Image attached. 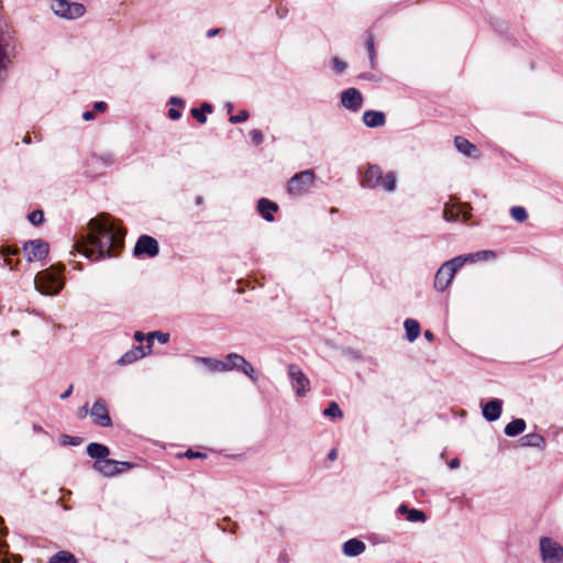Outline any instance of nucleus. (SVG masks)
I'll use <instances>...</instances> for the list:
<instances>
[{
	"label": "nucleus",
	"mask_w": 563,
	"mask_h": 563,
	"mask_svg": "<svg viewBox=\"0 0 563 563\" xmlns=\"http://www.w3.org/2000/svg\"><path fill=\"white\" fill-rule=\"evenodd\" d=\"M362 186L367 188L382 187L386 191H394L396 188V175L389 172L383 176V170L378 165H368L362 179Z\"/></svg>",
	"instance_id": "f03ea898"
},
{
	"label": "nucleus",
	"mask_w": 563,
	"mask_h": 563,
	"mask_svg": "<svg viewBox=\"0 0 563 563\" xmlns=\"http://www.w3.org/2000/svg\"><path fill=\"white\" fill-rule=\"evenodd\" d=\"M288 375L291 380V387L295 390L296 395L298 397H305L308 394V391L310 390L309 378L303 374L301 368L296 364H291L288 366Z\"/></svg>",
	"instance_id": "1a4fd4ad"
},
{
	"label": "nucleus",
	"mask_w": 563,
	"mask_h": 563,
	"mask_svg": "<svg viewBox=\"0 0 563 563\" xmlns=\"http://www.w3.org/2000/svg\"><path fill=\"white\" fill-rule=\"evenodd\" d=\"M219 527H220L223 531H225V530H227V527H224V526H222V525H219Z\"/></svg>",
	"instance_id": "e2e57ef3"
},
{
	"label": "nucleus",
	"mask_w": 563,
	"mask_h": 563,
	"mask_svg": "<svg viewBox=\"0 0 563 563\" xmlns=\"http://www.w3.org/2000/svg\"><path fill=\"white\" fill-rule=\"evenodd\" d=\"M230 521H231L230 518H224L223 519V522H230Z\"/></svg>",
	"instance_id": "0e129e2a"
},
{
	"label": "nucleus",
	"mask_w": 563,
	"mask_h": 563,
	"mask_svg": "<svg viewBox=\"0 0 563 563\" xmlns=\"http://www.w3.org/2000/svg\"><path fill=\"white\" fill-rule=\"evenodd\" d=\"M220 32V29H211L207 32L208 37L216 36Z\"/></svg>",
	"instance_id": "603ef678"
},
{
	"label": "nucleus",
	"mask_w": 563,
	"mask_h": 563,
	"mask_svg": "<svg viewBox=\"0 0 563 563\" xmlns=\"http://www.w3.org/2000/svg\"><path fill=\"white\" fill-rule=\"evenodd\" d=\"M250 136H251L252 142L255 145L262 144V142H263V133L260 130H257V129L252 130L250 132Z\"/></svg>",
	"instance_id": "e433bc0d"
},
{
	"label": "nucleus",
	"mask_w": 563,
	"mask_h": 563,
	"mask_svg": "<svg viewBox=\"0 0 563 563\" xmlns=\"http://www.w3.org/2000/svg\"><path fill=\"white\" fill-rule=\"evenodd\" d=\"M23 142L25 144H30L31 143V137L29 135L24 136Z\"/></svg>",
	"instance_id": "bf43d9fd"
},
{
	"label": "nucleus",
	"mask_w": 563,
	"mask_h": 563,
	"mask_svg": "<svg viewBox=\"0 0 563 563\" xmlns=\"http://www.w3.org/2000/svg\"><path fill=\"white\" fill-rule=\"evenodd\" d=\"M444 218L448 220V221H454L457 219V216L453 214L452 211L445 209L444 210Z\"/></svg>",
	"instance_id": "c03bdc74"
},
{
	"label": "nucleus",
	"mask_w": 563,
	"mask_h": 563,
	"mask_svg": "<svg viewBox=\"0 0 563 563\" xmlns=\"http://www.w3.org/2000/svg\"><path fill=\"white\" fill-rule=\"evenodd\" d=\"M238 528V523L233 522V527L231 529V532L234 533Z\"/></svg>",
	"instance_id": "680f3d73"
},
{
	"label": "nucleus",
	"mask_w": 563,
	"mask_h": 563,
	"mask_svg": "<svg viewBox=\"0 0 563 563\" xmlns=\"http://www.w3.org/2000/svg\"><path fill=\"white\" fill-rule=\"evenodd\" d=\"M67 438L70 440L69 441L70 444H77V441L75 438H71V437H67Z\"/></svg>",
	"instance_id": "052dcab7"
},
{
	"label": "nucleus",
	"mask_w": 563,
	"mask_h": 563,
	"mask_svg": "<svg viewBox=\"0 0 563 563\" xmlns=\"http://www.w3.org/2000/svg\"><path fill=\"white\" fill-rule=\"evenodd\" d=\"M95 118V112L93 111H85L82 113V119L85 121H89V120H92Z\"/></svg>",
	"instance_id": "49530a36"
},
{
	"label": "nucleus",
	"mask_w": 563,
	"mask_h": 563,
	"mask_svg": "<svg viewBox=\"0 0 563 563\" xmlns=\"http://www.w3.org/2000/svg\"><path fill=\"white\" fill-rule=\"evenodd\" d=\"M203 113H211L212 112V106L205 102L202 103L201 108H199Z\"/></svg>",
	"instance_id": "a18cd8bd"
},
{
	"label": "nucleus",
	"mask_w": 563,
	"mask_h": 563,
	"mask_svg": "<svg viewBox=\"0 0 563 563\" xmlns=\"http://www.w3.org/2000/svg\"><path fill=\"white\" fill-rule=\"evenodd\" d=\"M88 227V234L76 244L78 252L92 261L113 257L121 252L125 231L109 214L91 219Z\"/></svg>",
	"instance_id": "f257e3e1"
},
{
	"label": "nucleus",
	"mask_w": 563,
	"mask_h": 563,
	"mask_svg": "<svg viewBox=\"0 0 563 563\" xmlns=\"http://www.w3.org/2000/svg\"><path fill=\"white\" fill-rule=\"evenodd\" d=\"M93 109L96 112H103L107 109V103L103 101H97L93 104Z\"/></svg>",
	"instance_id": "a19ab883"
},
{
	"label": "nucleus",
	"mask_w": 563,
	"mask_h": 563,
	"mask_svg": "<svg viewBox=\"0 0 563 563\" xmlns=\"http://www.w3.org/2000/svg\"><path fill=\"white\" fill-rule=\"evenodd\" d=\"M313 170L307 169L294 175L287 183V191L291 196H302L308 192L314 183Z\"/></svg>",
	"instance_id": "39448f33"
},
{
	"label": "nucleus",
	"mask_w": 563,
	"mask_h": 563,
	"mask_svg": "<svg viewBox=\"0 0 563 563\" xmlns=\"http://www.w3.org/2000/svg\"><path fill=\"white\" fill-rule=\"evenodd\" d=\"M0 254L3 256L4 265L9 266L11 271L16 268L18 262H13L10 256L18 255L19 249L12 246H0Z\"/></svg>",
	"instance_id": "bb28decb"
},
{
	"label": "nucleus",
	"mask_w": 563,
	"mask_h": 563,
	"mask_svg": "<svg viewBox=\"0 0 563 563\" xmlns=\"http://www.w3.org/2000/svg\"><path fill=\"white\" fill-rule=\"evenodd\" d=\"M467 262L463 255L456 256L444 262L434 276V288L438 291H444L452 283L456 272Z\"/></svg>",
	"instance_id": "7ed1b4c3"
},
{
	"label": "nucleus",
	"mask_w": 563,
	"mask_h": 563,
	"mask_svg": "<svg viewBox=\"0 0 563 563\" xmlns=\"http://www.w3.org/2000/svg\"><path fill=\"white\" fill-rule=\"evenodd\" d=\"M503 400L495 398L483 406V417L489 421H496L501 416Z\"/></svg>",
	"instance_id": "2eb2a0df"
},
{
	"label": "nucleus",
	"mask_w": 563,
	"mask_h": 563,
	"mask_svg": "<svg viewBox=\"0 0 563 563\" xmlns=\"http://www.w3.org/2000/svg\"><path fill=\"white\" fill-rule=\"evenodd\" d=\"M191 115L200 123H206L207 122V117L206 114L198 108H192L191 109Z\"/></svg>",
	"instance_id": "4c0bfd02"
},
{
	"label": "nucleus",
	"mask_w": 563,
	"mask_h": 563,
	"mask_svg": "<svg viewBox=\"0 0 563 563\" xmlns=\"http://www.w3.org/2000/svg\"><path fill=\"white\" fill-rule=\"evenodd\" d=\"M93 468L104 476H114L121 473V470H119V461L108 457L103 461H96L93 463Z\"/></svg>",
	"instance_id": "dca6fc26"
},
{
	"label": "nucleus",
	"mask_w": 563,
	"mask_h": 563,
	"mask_svg": "<svg viewBox=\"0 0 563 563\" xmlns=\"http://www.w3.org/2000/svg\"><path fill=\"white\" fill-rule=\"evenodd\" d=\"M99 159H101L104 164L109 165V164H112L113 163V158L111 155L107 156V157H99Z\"/></svg>",
	"instance_id": "864d4df0"
},
{
	"label": "nucleus",
	"mask_w": 563,
	"mask_h": 563,
	"mask_svg": "<svg viewBox=\"0 0 563 563\" xmlns=\"http://www.w3.org/2000/svg\"><path fill=\"white\" fill-rule=\"evenodd\" d=\"M527 424L526 421L521 418H516L512 421H510L508 424H506L504 432L507 437H517L521 434Z\"/></svg>",
	"instance_id": "4be33fe9"
},
{
	"label": "nucleus",
	"mask_w": 563,
	"mask_h": 563,
	"mask_svg": "<svg viewBox=\"0 0 563 563\" xmlns=\"http://www.w3.org/2000/svg\"><path fill=\"white\" fill-rule=\"evenodd\" d=\"M398 512L406 514L407 520L410 522H426L427 520V516L422 510L409 509L406 505H400Z\"/></svg>",
	"instance_id": "5701e85b"
},
{
	"label": "nucleus",
	"mask_w": 563,
	"mask_h": 563,
	"mask_svg": "<svg viewBox=\"0 0 563 563\" xmlns=\"http://www.w3.org/2000/svg\"><path fill=\"white\" fill-rule=\"evenodd\" d=\"M23 251L27 262L42 261L47 256L49 245L40 239L31 240L23 244Z\"/></svg>",
	"instance_id": "9d476101"
},
{
	"label": "nucleus",
	"mask_w": 563,
	"mask_h": 563,
	"mask_svg": "<svg viewBox=\"0 0 563 563\" xmlns=\"http://www.w3.org/2000/svg\"><path fill=\"white\" fill-rule=\"evenodd\" d=\"M27 219L29 221L33 224V225H40L43 223L44 221V213L42 210L37 209V210H34L32 211L29 216H27Z\"/></svg>",
	"instance_id": "72a5a7b5"
},
{
	"label": "nucleus",
	"mask_w": 563,
	"mask_h": 563,
	"mask_svg": "<svg viewBox=\"0 0 563 563\" xmlns=\"http://www.w3.org/2000/svg\"><path fill=\"white\" fill-rule=\"evenodd\" d=\"M73 393V385H70L62 395H60V398L62 399H66L68 398Z\"/></svg>",
	"instance_id": "09e8293b"
},
{
	"label": "nucleus",
	"mask_w": 563,
	"mask_h": 563,
	"mask_svg": "<svg viewBox=\"0 0 563 563\" xmlns=\"http://www.w3.org/2000/svg\"><path fill=\"white\" fill-rule=\"evenodd\" d=\"M540 551L544 563H563V547L551 538L540 539Z\"/></svg>",
	"instance_id": "6e6552de"
},
{
	"label": "nucleus",
	"mask_w": 563,
	"mask_h": 563,
	"mask_svg": "<svg viewBox=\"0 0 563 563\" xmlns=\"http://www.w3.org/2000/svg\"><path fill=\"white\" fill-rule=\"evenodd\" d=\"M159 253L158 242L146 234L141 235L133 250L135 256L146 255L148 257H155Z\"/></svg>",
	"instance_id": "9b49d317"
},
{
	"label": "nucleus",
	"mask_w": 563,
	"mask_h": 563,
	"mask_svg": "<svg viewBox=\"0 0 563 563\" xmlns=\"http://www.w3.org/2000/svg\"><path fill=\"white\" fill-rule=\"evenodd\" d=\"M92 421L95 424L100 427H110L112 426V421L107 408V404L103 399L99 398L92 405V408L89 411Z\"/></svg>",
	"instance_id": "f8f14e48"
},
{
	"label": "nucleus",
	"mask_w": 563,
	"mask_h": 563,
	"mask_svg": "<svg viewBox=\"0 0 563 563\" xmlns=\"http://www.w3.org/2000/svg\"><path fill=\"white\" fill-rule=\"evenodd\" d=\"M202 202H203V198L201 196H198L196 198V205L200 206V205H202Z\"/></svg>",
	"instance_id": "13d9d810"
},
{
	"label": "nucleus",
	"mask_w": 563,
	"mask_h": 563,
	"mask_svg": "<svg viewBox=\"0 0 563 563\" xmlns=\"http://www.w3.org/2000/svg\"><path fill=\"white\" fill-rule=\"evenodd\" d=\"M148 353H151V344H147L146 346H134L118 360V364L121 366L132 364L137 360H141L142 357L146 356Z\"/></svg>",
	"instance_id": "4468645a"
},
{
	"label": "nucleus",
	"mask_w": 563,
	"mask_h": 563,
	"mask_svg": "<svg viewBox=\"0 0 563 563\" xmlns=\"http://www.w3.org/2000/svg\"><path fill=\"white\" fill-rule=\"evenodd\" d=\"M460 466V460L457 457L455 459H452L450 462H449V467L452 468V470H455Z\"/></svg>",
	"instance_id": "de8ad7c7"
},
{
	"label": "nucleus",
	"mask_w": 563,
	"mask_h": 563,
	"mask_svg": "<svg viewBox=\"0 0 563 563\" xmlns=\"http://www.w3.org/2000/svg\"><path fill=\"white\" fill-rule=\"evenodd\" d=\"M366 48H367V52L369 55L371 65H372V67H374L376 54H375V46H374V37H373L372 33H369V32H366Z\"/></svg>",
	"instance_id": "2f4dec72"
},
{
	"label": "nucleus",
	"mask_w": 563,
	"mask_h": 563,
	"mask_svg": "<svg viewBox=\"0 0 563 563\" xmlns=\"http://www.w3.org/2000/svg\"><path fill=\"white\" fill-rule=\"evenodd\" d=\"M323 415L330 418H342L343 411L335 401H332L328 408L324 409Z\"/></svg>",
	"instance_id": "7c9ffc66"
},
{
	"label": "nucleus",
	"mask_w": 563,
	"mask_h": 563,
	"mask_svg": "<svg viewBox=\"0 0 563 563\" xmlns=\"http://www.w3.org/2000/svg\"><path fill=\"white\" fill-rule=\"evenodd\" d=\"M195 361L197 363H201L203 365H206L208 367L209 371L211 372H225L224 371V361H220V360H217V358H212V357H201V356H197L195 358Z\"/></svg>",
	"instance_id": "393cba45"
},
{
	"label": "nucleus",
	"mask_w": 563,
	"mask_h": 563,
	"mask_svg": "<svg viewBox=\"0 0 563 563\" xmlns=\"http://www.w3.org/2000/svg\"><path fill=\"white\" fill-rule=\"evenodd\" d=\"M88 413V404H86L85 406H82L79 411H78V416L79 418H82L85 417L86 415Z\"/></svg>",
	"instance_id": "8fccbe9b"
},
{
	"label": "nucleus",
	"mask_w": 563,
	"mask_h": 563,
	"mask_svg": "<svg viewBox=\"0 0 563 563\" xmlns=\"http://www.w3.org/2000/svg\"><path fill=\"white\" fill-rule=\"evenodd\" d=\"M185 455L189 459H201V457H205L206 454L205 453H201V452H194L192 450H188Z\"/></svg>",
	"instance_id": "58836bf2"
},
{
	"label": "nucleus",
	"mask_w": 563,
	"mask_h": 563,
	"mask_svg": "<svg viewBox=\"0 0 563 563\" xmlns=\"http://www.w3.org/2000/svg\"><path fill=\"white\" fill-rule=\"evenodd\" d=\"M168 117L172 120H178L181 117V112L179 110H177V109L170 108L168 110Z\"/></svg>",
	"instance_id": "ea45409f"
},
{
	"label": "nucleus",
	"mask_w": 563,
	"mask_h": 563,
	"mask_svg": "<svg viewBox=\"0 0 563 563\" xmlns=\"http://www.w3.org/2000/svg\"><path fill=\"white\" fill-rule=\"evenodd\" d=\"M169 103L174 104V106H179L181 108L185 107V101L178 97H172L169 99Z\"/></svg>",
	"instance_id": "79ce46f5"
},
{
	"label": "nucleus",
	"mask_w": 563,
	"mask_h": 563,
	"mask_svg": "<svg viewBox=\"0 0 563 563\" xmlns=\"http://www.w3.org/2000/svg\"><path fill=\"white\" fill-rule=\"evenodd\" d=\"M366 549V544L356 538L350 539L343 543L342 551L344 555L354 558L362 554Z\"/></svg>",
	"instance_id": "f3484780"
},
{
	"label": "nucleus",
	"mask_w": 563,
	"mask_h": 563,
	"mask_svg": "<svg viewBox=\"0 0 563 563\" xmlns=\"http://www.w3.org/2000/svg\"><path fill=\"white\" fill-rule=\"evenodd\" d=\"M59 273L60 271L55 272L53 267L37 273L34 278L35 289L46 296L58 294L64 287Z\"/></svg>",
	"instance_id": "20e7f679"
},
{
	"label": "nucleus",
	"mask_w": 563,
	"mask_h": 563,
	"mask_svg": "<svg viewBox=\"0 0 563 563\" xmlns=\"http://www.w3.org/2000/svg\"><path fill=\"white\" fill-rule=\"evenodd\" d=\"M134 339L139 342H142L144 340V334L141 331H136L134 333Z\"/></svg>",
	"instance_id": "5fc2aeb1"
},
{
	"label": "nucleus",
	"mask_w": 563,
	"mask_h": 563,
	"mask_svg": "<svg viewBox=\"0 0 563 563\" xmlns=\"http://www.w3.org/2000/svg\"><path fill=\"white\" fill-rule=\"evenodd\" d=\"M424 338L428 340V341H432L434 335L431 331L427 330L424 331Z\"/></svg>",
	"instance_id": "6e6d98bb"
},
{
	"label": "nucleus",
	"mask_w": 563,
	"mask_h": 563,
	"mask_svg": "<svg viewBox=\"0 0 563 563\" xmlns=\"http://www.w3.org/2000/svg\"><path fill=\"white\" fill-rule=\"evenodd\" d=\"M466 257H467V261L468 260H472V261H487V260L495 258L496 257V253L494 251L485 250V251L476 252L474 254H468Z\"/></svg>",
	"instance_id": "c85d7f7f"
},
{
	"label": "nucleus",
	"mask_w": 563,
	"mask_h": 563,
	"mask_svg": "<svg viewBox=\"0 0 563 563\" xmlns=\"http://www.w3.org/2000/svg\"><path fill=\"white\" fill-rule=\"evenodd\" d=\"M277 210H278L277 203H275L266 198H261L257 201V211L268 222L274 221L273 212H275Z\"/></svg>",
	"instance_id": "6ab92c4d"
},
{
	"label": "nucleus",
	"mask_w": 563,
	"mask_h": 563,
	"mask_svg": "<svg viewBox=\"0 0 563 563\" xmlns=\"http://www.w3.org/2000/svg\"><path fill=\"white\" fill-rule=\"evenodd\" d=\"M341 103L344 108L357 112L363 106V96L356 88H347L341 93Z\"/></svg>",
	"instance_id": "ddd939ff"
},
{
	"label": "nucleus",
	"mask_w": 563,
	"mask_h": 563,
	"mask_svg": "<svg viewBox=\"0 0 563 563\" xmlns=\"http://www.w3.org/2000/svg\"><path fill=\"white\" fill-rule=\"evenodd\" d=\"M51 8L56 15L65 19H77L86 12L84 4L68 0H53Z\"/></svg>",
	"instance_id": "423d86ee"
},
{
	"label": "nucleus",
	"mask_w": 563,
	"mask_h": 563,
	"mask_svg": "<svg viewBox=\"0 0 563 563\" xmlns=\"http://www.w3.org/2000/svg\"><path fill=\"white\" fill-rule=\"evenodd\" d=\"M7 533V528L3 526V520L0 517V534Z\"/></svg>",
	"instance_id": "4d7b16f0"
},
{
	"label": "nucleus",
	"mask_w": 563,
	"mask_h": 563,
	"mask_svg": "<svg viewBox=\"0 0 563 563\" xmlns=\"http://www.w3.org/2000/svg\"><path fill=\"white\" fill-rule=\"evenodd\" d=\"M510 216L519 223L525 222L528 219L527 210L523 207L515 206L510 209Z\"/></svg>",
	"instance_id": "c756f323"
},
{
	"label": "nucleus",
	"mask_w": 563,
	"mask_h": 563,
	"mask_svg": "<svg viewBox=\"0 0 563 563\" xmlns=\"http://www.w3.org/2000/svg\"><path fill=\"white\" fill-rule=\"evenodd\" d=\"M133 467V464L130 462H119V470H121V473L124 471H128Z\"/></svg>",
	"instance_id": "37998d69"
},
{
	"label": "nucleus",
	"mask_w": 563,
	"mask_h": 563,
	"mask_svg": "<svg viewBox=\"0 0 563 563\" xmlns=\"http://www.w3.org/2000/svg\"><path fill=\"white\" fill-rule=\"evenodd\" d=\"M336 457H338V451H336V449H332V450L329 452V454H328V459H329L330 461H334V460H336Z\"/></svg>",
	"instance_id": "3c124183"
},
{
	"label": "nucleus",
	"mask_w": 563,
	"mask_h": 563,
	"mask_svg": "<svg viewBox=\"0 0 563 563\" xmlns=\"http://www.w3.org/2000/svg\"><path fill=\"white\" fill-rule=\"evenodd\" d=\"M49 563H77V559L68 551H59L49 559Z\"/></svg>",
	"instance_id": "cd10ccee"
},
{
	"label": "nucleus",
	"mask_w": 563,
	"mask_h": 563,
	"mask_svg": "<svg viewBox=\"0 0 563 563\" xmlns=\"http://www.w3.org/2000/svg\"><path fill=\"white\" fill-rule=\"evenodd\" d=\"M249 117L250 113L247 110H241L236 115H231L229 120L231 123H241L246 121Z\"/></svg>",
	"instance_id": "f704fd0d"
},
{
	"label": "nucleus",
	"mask_w": 563,
	"mask_h": 563,
	"mask_svg": "<svg viewBox=\"0 0 563 563\" xmlns=\"http://www.w3.org/2000/svg\"><path fill=\"white\" fill-rule=\"evenodd\" d=\"M454 144L456 150L466 156H473L477 152L476 146L463 136H455Z\"/></svg>",
	"instance_id": "b1692460"
},
{
	"label": "nucleus",
	"mask_w": 563,
	"mask_h": 563,
	"mask_svg": "<svg viewBox=\"0 0 563 563\" xmlns=\"http://www.w3.org/2000/svg\"><path fill=\"white\" fill-rule=\"evenodd\" d=\"M332 65H333V69L336 71V73H342L346 69L347 65L345 62L341 60L340 58L338 57H333L332 58Z\"/></svg>",
	"instance_id": "c9c22d12"
},
{
	"label": "nucleus",
	"mask_w": 563,
	"mask_h": 563,
	"mask_svg": "<svg viewBox=\"0 0 563 563\" xmlns=\"http://www.w3.org/2000/svg\"><path fill=\"white\" fill-rule=\"evenodd\" d=\"M406 336L409 342H413L420 334V324L413 319H407L404 323Z\"/></svg>",
	"instance_id": "a878e982"
},
{
	"label": "nucleus",
	"mask_w": 563,
	"mask_h": 563,
	"mask_svg": "<svg viewBox=\"0 0 563 563\" xmlns=\"http://www.w3.org/2000/svg\"><path fill=\"white\" fill-rule=\"evenodd\" d=\"M519 445L543 449L545 446V440L539 433H528L519 439Z\"/></svg>",
	"instance_id": "412c9836"
},
{
	"label": "nucleus",
	"mask_w": 563,
	"mask_h": 563,
	"mask_svg": "<svg viewBox=\"0 0 563 563\" xmlns=\"http://www.w3.org/2000/svg\"><path fill=\"white\" fill-rule=\"evenodd\" d=\"M87 454L96 461H103L110 454V450L104 444L91 442L87 445Z\"/></svg>",
	"instance_id": "aec40b11"
},
{
	"label": "nucleus",
	"mask_w": 563,
	"mask_h": 563,
	"mask_svg": "<svg viewBox=\"0 0 563 563\" xmlns=\"http://www.w3.org/2000/svg\"><path fill=\"white\" fill-rule=\"evenodd\" d=\"M363 122L368 128H378L385 124L386 117L382 111L367 110L363 113Z\"/></svg>",
	"instance_id": "a211bd4d"
},
{
	"label": "nucleus",
	"mask_w": 563,
	"mask_h": 563,
	"mask_svg": "<svg viewBox=\"0 0 563 563\" xmlns=\"http://www.w3.org/2000/svg\"><path fill=\"white\" fill-rule=\"evenodd\" d=\"M224 366H225L224 367L225 372H230V371L242 372L244 375H246L253 382L257 380L254 367L245 360L244 356H242L238 353H229L224 357Z\"/></svg>",
	"instance_id": "0eeeda50"
},
{
	"label": "nucleus",
	"mask_w": 563,
	"mask_h": 563,
	"mask_svg": "<svg viewBox=\"0 0 563 563\" xmlns=\"http://www.w3.org/2000/svg\"><path fill=\"white\" fill-rule=\"evenodd\" d=\"M153 339H157L162 344H166L169 341V334L161 331H153L147 334V344L153 343Z\"/></svg>",
	"instance_id": "473e14b6"
}]
</instances>
